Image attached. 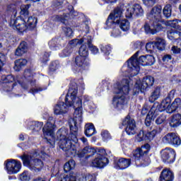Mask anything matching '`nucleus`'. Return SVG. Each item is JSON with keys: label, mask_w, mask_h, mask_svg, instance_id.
<instances>
[{"label": "nucleus", "mask_w": 181, "mask_h": 181, "mask_svg": "<svg viewBox=\"0 0 181 181\" xmlns=\"http://www.w3.org/2000/svg\"><path fill=\"white\" fill-rule=\"evenodd\" d=\"M78 87L77 83H72L68 90V93L65 98V105L67 107H73L75 111L74 112V118L69 120V125L70 128V134L66 139L69 134V129L62 127L57 132V137L59 139V148L66 152L67 156H74L77 154V149L76 146L71 144V141L74 144L78 142L77 135L78 134V124H81L83 121V103L80 98H77V93Z\"/></svg>", "instance_id": "obj_1"}, {"label": "nucleus", "mask_w": 181, "mask_h": 181, "mask_svg": "<svg viewBox=\"0 0 181 181\" xmlns=\"http://www.w3.org/2000/svg\"><path fill=\"white\" fill-rule=\"evenodd\" d=\"M30 5H23L21 6L20 16L22 18L11 19L10 22V26L14 29V30H19V32H25L26 29H33L36 28V23H37V19L33 16L29 17V8Z\"/></svg>", "instance_id": "obj_2"}, {"label": "nucleus", "mask_w": 181, "mask_h": 181, "mask_svg": "<svg viewBox=\"0 0 181 181\" xmlns=\"http://www.w3.org/2000/svg\"><path fill=\"white\" fill-rule=\"evenodd\" d=\"M161 13V6H156L151 9V12L147 15V18L153 23H151V25L148 23L144 25L146 33L149 35H156V33H158L159 30H162V29H163L161 23H164L165 25V22L166 21H162Z\"/></svg>", "instance_id": "obj_3"}, {"label": "nucleus", "mask_w": 181, "mask_h": 181, "mask_svg": "<svg viewBox=\"0 0 181 181\" xmlns=\"http://www.w3.org/2000/svg\"><path fill=\"white\" fill-rule=\"evenodd\" d=\"M21 159L24 166H26L33 172H40L43 168V161L40 160V156L37 155V153L33 155L23 154Z\"/></svg>", "instance_id": "obj_4"}, {"label": "nucleus", "mask_w": 181, "mask_h": 181, "mask_svg": "<svg viewBox=\"0 0 181 181\" xmlns=\"http://www.w3.org/2000/svg\"><path fill=\"white\" fill-rule=\"evenodd\" d=\"M139 54V52H136L128 61L127 64L129 69H131L133 76H136L139 73V64L146 66V56H141L139 59H136Z\"/></svg>", "instance_id": "obj_5"}, {"label": "nucleus", "mask_w": 181, "mask_h": 181, "mask_svg": "<svg viewBox=\"0 0 181 181\" xmlns=\"http://www.w3.org/2000/svg\"><path fill=\"white\" fill-rule=\"evenodd\" d=\"M155 83V78L153 76H147L143 78V81H137L134 88V94H138V93H142L144 90H146L147 87H151Z\"/></svg>", "instance_id": "obj_6"}, {"label": "nucleus", "mask_w": 181, "mask_h": 181, "mask_svg": "<svg viewBox=\"0 0 181 181\" xmlns=\"http://www.w3.org/2000/svg\"><path fill=\"white\" fill-rule=\"evenodd\" d=\"M124 12V9L120 7H117L114 10V12L110 13L106 21V25L109 28H112L117 23H119V21H121V18H122V13Z\"/></svg>", "instance_id": "obj_7"}, {"label": "nucleus", "mask_w": 181, "mask_h": 181, "mask_svg": "<svg viewBox=\"0 0 181 181\" xmlns=\"http://www.w3.org/2000/svg\"><path fill=\"white\" fill-rule=\"evenodd\" d=\"M52 119L53 118L50 117L42 129L44 137L49 144L50 141H54V122H50Z\"/></svg>", "instance_id": "obj_8"}, {"label": "nucleus", "mask_w": 181, "mask_h": 181, "mask_svg": "<svg viewBox=\"0 0 181 181\" xmlns=\"http://www.w3.org/2000/svg\"><path fill=\"white\" fill-rule=\"evenodd\" d=\"M6 169L9 175H15L21 171L22 163L16 160H7L5 163Z\"/></svg>", "instance_id": "obj_9"}, {"label": "nucleus", "mask_w": 181, "mask_h": 181, "mask_svg": "<svg viewBox=\"0 0 181 181\" xmlns=\"http://www.w3.org/2000/svg\"><path fill=\"white\" fill-rule=\"evenodd\" d=\"M123 127H125V131L127 135H135L136 134V124L133 118L127 115L122 122Z\"/></svg>", "instance_id": "obj_10"}, {"label": "nucleus", "mask_w": 181, "mask_h": 181, "mask_svg": "<svg viewBox=\"0 0 181 181\" xmlns=\"http://www.w3.org/2000/svg\"><path fill=\"white\" fill-rule=\"evenodd\" d=\"M132 16H144V8L138 4H133L126 11V18L130 19Z\"/></svg>", "instance_id": "obj_11"}, {"label": "nucleus", "mask_w": 181, "mask_h": 181, "mask_svg": "<svg viewBox=\"0 0 181 181\" xmlns=\"http://www.w3.org/2000/svg\"><path fill=\"white\" fill-rule=\"evenodd\" d=\"M24 81L23 82H21L18 81L19 84H21V87L24 88V90H28L29 88V83L32 87L35 86V81H33V74H32V71L30 69H27L24 71Z\"/></svg>", "instance_id": "obj_12"}, {"label": "nucleus", "mask_w": 181, "mask_h": 181, "mask_svg": "<svg viewBox=\"0 0 181 181\" xmlns=\"http://www.w3.org/2000/svg\"><path fill=\"white\" fill-rule=\"evenodd\" d=\"M161 158L163 162L173 163L176 158V152L172 148H165L161 151Z\"/></svg>", "instance_id": "obj_13"}, {"label": "nucleus", "mask_w": 181, "mask_h": 181, "mask_svg": "<svg viewBox=\"0 0 181 181\" xmlns=\"http://www.w3.org/2000/svg\"><path fill=\"white\" fill-rule=\"evenodd\" d=\"M163 142L173 145V146H179L181 144V140L175 133H168L163 138Z\"/></svg>", "instance_id": "obj_14"}, {"label": "nucleus", "mask_w": 181, "mask_h": 181, "mask_svg": "<svg viewBox=\"0 0 181 181\" xmlns=\"http://www.w3.org/2000/svg\"><path fill=\"white\" fill-rule=\"evenodd\" d=\"M86 57L77 56L75 59V64L76 67L79 69L80 71H83V70H87L88 69V66H90V63L86 60Z\"/></svg>", "instance_id": "obj_15"}, {"label": "nucleus", "mask_w": 181, "mask_h": 181, "mask_svg": "<svg viewBox=\"0 0 181 181\" xmlns=\"http://www.w3.org/2000/svg\"><path fill=\"white\" fill-rule=\"evenodd\" d=\"M127 104V99L124 95H117L113 98V105L119 110H122L124 105Z\"/></svg>", "instance_id": "obj_16"}, {"label": "nucleus", "mask_w": 181, "mask_h": 181, "mask_svg": "<svg viewBox=\"0 0 181 181\" xmlns=\"http://www.w3.org/2000/svg\"><path fill=\"white\" fill-rule=\"evenodd\" d=\"M107 164H108V158L100 154L92 161V166L94 168H104Z\"/></svg>", "instance_id": "obj_17"}, {"label": "nucleus", "mask_w": 181, "mask_h": 181, "mask_svg": "<svg viewBox=\"0 0 181 181\" xmlns=\"http://www.w3.org/2000/svg\"><path fill=\"white\" fill-rule=\"evenodd\" d=\"M158 115H159V113H158V112H155V106H153L146 115L145 119V125L146 127H151L152 121H153Z\"/></svg>", "instance_id": "obj_18"}, {"label": "nucleus", "mask_w": 181, "mask_h": 181, "mask_svg": "<svg viewBox=\"0 0 181 181\" xmlns=\"http://www.w3.org/2000/svg\"><path fill=\"white\" fill-rule=\"evenodd\" d=\"M67 111H69V108H67V105L63 102L59 103L54 107V112L56 115H64Z\"/></svg>", "instance_id": "obj_19"}, {"label": "nucleus", "mask_w": 181, "mask_h": 181, "mask_svg": "<svg viewBox=\"0 0 181 181\" xmlns=\"http://www.w3.org/2000/svg\"><path fill=\"white\" fill-rule=\"evenodd\" d=\"M170 97H167L161 102L160 105H158L156 107H155V112L159 115L162 111H165L167 110L168 107L170 105L171 103Z\"/></svg>", "instance_id": "obj_20"}, {"label": "nucleus", "mask_w": 181, "mask_h": 181, "mask_svg": "<svg viewBox=\"0 0 181 181\" xmlns=\"http://www.w3.org/2000/svg\"><path fill=\"white\" fill-rule=\"evenodd\" d=\"M117 90L119 94H128L129 93V82L127 79H123L121 83L117 86Z\"/></svg>", "instance_id": "obj_21"}, {"label": "nucleus", "mask_w": 181, "mask_h": 181, "mask_svg": "<svg viewBox=\"0 0 181 181\" xmlns=\"http://www.w3.org/2000/svg\"><path fill=\"white\" fill-rule=\"evenodd\" d=\"M173 173L170 170L165 168L163 169L160 175V181H173Z\"/></svg>", "instance_id": "obj_22"}, {"label": "nucleus", "mask_w": 181, "mask_h": 181, "mask_svg": "<svg viewBox=\"0 0 181 181\" xmlns=\"http://www.w3.org/2000/svg\"><path fill=\"white\" fill-rule=\"evenodd\" d=\"M62 39L59 37L52 38L48 43L51 50H60L62 49Z\"/></svg>", "instance_id": "obj_23"}, {"label": "nucleus", "mask_w": 181, "mask_h": 181, "mask_svg": "<svg viewBox=\"0 0 181 181\" xmlns=\"http://www.w3.org/2000/svg\"><path fill=\"white\" fill-rule=\"evenodd\" d=\"M116 163V169H127L131 165V159L122 158Z\"/></svg>", "instance_id": "obj_24"}, {"label": "nucleus", "mask_w": 181, "mask_h": 181, "mask_svg": "<svg viewBox=\"0 0 181 181\" xmlns=\"http://www.w3.org/2000/svg\"><path fill=\"white\" fill-rule=\"evenodd\" d=\"M165 26H170L175 30L181 31V20L175 19V20H170L165 22Z\"/></svg>", "instance_id": "obj_25"}, {"label": "nucleus", "mask_w": 181, "mask_h": 181, "mask_svg": "<svg viewBox=\"0 0 181 181\" xmlns=\"http://www.w3.org/2000/svg\"><path fill=\"white\" fill-rule=\"evenodd\" d=\"M26 52H28V43H26L25 41H23L20 43L16 49L15 55L18 57L22 56L23 54H25Z\"/></svg>", "instance_id": "obj_26"}, {"label": "nucleus", "mask_w": 181, "mask_h": 181, "mask_svg": "<svg viewBox=\"0 0 181 181\" xmlns=\"http://www.w3.org/2000/svg\"><path fill=\"white\" fill-rule=\"evenodd\" d=\"M181 125V115L175 114L173 116L171 121L170 122V126L171 128H177Z\"/></svg>", "instance_id": "obj_27"}, {"label": "nucleus", "mask_w": 181, "mask_h": 181, "mask_svg": "<svg viewBox=\"0 0 181 181\" xmlns=\"http://www.w3.org/2000/svg\"><path fill=\"white\" fill-rule=\"evenodd\" d=\"M155 44H156V49L160 50V52L165 50L166 47V41L163 38H156Z\"/></svg>", "instance_id": "obj_28"}, {"label": "nucleus", "mask_w": 181, "mask_h": 181, "mask_svg": "<svg viewBox=\"0 0 181 181\" xmlns=\"http://www.w3.org/2000/svg\"><path fill=\"white\" fill-rule=\"evenodd\" d=\"M27 63H28V60L25 59H20L16 60L14 70L16 71H20L22 67H24V66H26Z\"/></svg>", "instance_id": "obj_29"}, {"label": "nucleus", "mask_w": 181, "mask_h": 181, "mask_svg": "<svg viewBox=\"0 0 181 181\" xmlns=\"http://www.w3.org/2000/svg\"><path fill=\"white\" fill-rule=\"evenodd\" d=\"M161 131L162 129L160 127H158L151 132H146V141H151V139H153V138H155V135H156V134H160Z\"/></svg>", "instance_id": "obj_30"}, {"label": "nucleus", "mask_w": 181, "mask_h": 181, "mask_svg": "<svg viewBox=\"0 0 181 181\" xmlns=\"http://www.w3.org/2000/svg\"><path fill=\"white\" fill-rule=\"evenodd\" d=\"M85 134L86 136H93L95 134V127L93 124H87L85 126Z\"/></svg>", "instance_id": "obj_31"}, {"label": "nucleus", "mask_w": 181, "mask_h": 181, "mask_svg": "<svg viewBox=\"0 0 181 181\" xmlns=\"http://www.w3.org/2000/svg\"><path fill=\"white\" fill-rule=\"evenodd\" d=\"M116 25H119L120 29H122V30H123L124 32H127V30H129V28H131L129 21L127 19L119 21V23H117Z\"/></svg>", "instance_id": "obj_32"}, {"label": "nucleus", "mask_w": 181, "mask_h": 181, "mask_svg": "<svg viewBox=\"0 0 181 181\" xmlns=\"http://www.w3.org/2000/svg\"><path fill=\"white\" fill-rule=\"evenodd\" d=\"M144 155H146V151L141 148H137L133 151V158L136 160H141Z\"/></svg>", "instance_id": "obj_33"}, {"label": "nucleus", "mask_w": 181, "mask_h": 181, "mask_svg": "<svg viewBox=\"0 0 181 181\" xmlns=\"http://www.w3.org/2000/svg\"><path fill=\"white\" fill-rule=\"evenodd\" d=\"M97 151L91 146H86L82 151V153L88 155V158L93 156Z\"/></svg>", "instance_id": "obj_34"}, {"label": "nucleus", "mask_w": 181, "mask_h": 181, "mask_svg": "<svg viewBox=\"0 0 181 181\" xmlns=\"http://www.w3.org/2000/svg\"><path fill=\"white\" fill-rule=\"evenodd\" d=\"M159 97H160V88H156L151 93L149 100L151 103H153V101H156Z\"/></svg>", "instance_id": "obj_35"}, {"label": "nucleus", "mask_w": 181, "mask_h": 181, "mask_svg": "<svg viewBox=\"0 0 181 181\" xmlns=\"http://www.w3.org/2000/svg\"><path fill=\"white\" fill-rule=\"evenodd\" d=\"M79 181H95V177L91 174H81L78 177Z\"/></svg>", "instance_id": "obj_36"}, {"label": "nucleus", "mask_w": 181, "mask_h": 181, "mask_svg": "<svg viewBox=\"0 0 181 181\" xmlns=\"http://www.w3.org/2000/svg\"><path fill=\"white\" fill-rule=\"evenodd\" d=\"M76 167V161L74 160H69V162L66 163L64 165V172H69L71 169H74Z\"/></svg>", "instance_id": "obj_37"}, {"label": "nucleus", "mask_w": 181, "mask_h": 181, "mask_svg": "<svg viewBox=\"0 0 181 181\" xmlns=\"http://www.w3.org/2000/svg\"><path fill=\"white\" fill-rule=\"evenodd\" d=\"M163 13L167 19H168L170 16H172V5L166 4L163 9Z\"/></svg>", "instance_id": "obj_38"}, {"label": "nucleus", "mask_w": 181, "mask_h": 181, "mask_svg": "<svg viewBox=\"0 0 181 181\" xmlns=\"http://www.w3.org/2000/svg\"><path fill=\"white\" fill-rule=\"evenodd\" d=\"M43 127V122H33L31 123L30 129L35 131V132H39L42 127Z\"/></svg>", "instance_id": "obj_39"}, {"label": "nucleus", "mask_w": 181, "mask_h": 181, "mask_svg": "<svg viewBox=\"0 0 181 181\" xmlns=\"http://www.w3.org/2000/svg\"><path fill=\"white\" fill-rule=\"evenodd\" d=\"M93 39L91 38V36H88V46L89 47V49L90 50V52H92V53L93 54H97L98 53V48H97V47L93 45V44H91Z\"/></svg>", "instance_id": "obj_40"}, {"label": "nucleus", "mask_w": 181, "mask_h": 181, "mask_svg": "<svg viewBox=\"0 0 181 181\" xmlns=\"http://www.w3.org/2000/svg\"><path fill=\"white\" fill-rule=\"evenodd\" d=\"M79 57H86L88 56V49H87V46L86 45H83L79 48Z\"/></svg>", "instance_id": "obj_41"}, {"label": "nucleus", "mask_w": 181, "mask_h": 181, "mask_svg": "<svg viewBox=\"0 0 181 181\" xmlns=\"http://www.w3.org/2000/svg\"><path fill=\"white\" fill-rule=\"evenodd\" d=\"M168 37L170 40H179V32L170 30L168 33Z\"/></svg>", "instance_id": "obj_42"}, {"label": "nucleus", "mask_w": 181, "mask_h": 181, "mask_svg": "<svg viewBox=\"0 0 181 181\" xmlns=\"http://www.w3.org/2000/svg\"><path fill=\"white\" fill-rule=\"evenodd\" d=\"M1 81L2 83H13L15 81V78L12 75H3L1 76Z\"/></svg>", "instance_id": "obj_43"}, {"label": "nucleus", "mask_w": 181, "mask_h": 181, "mask_svg": "<svg viewBox=\"0 0 181 181\" xmlns=\"http://www.w3.org/2000/svg\"><path fill=\"white\" fill-rule=\"evenodd\" d=\"M140 162L142 166H148L149 163H151V158L146 154H144L140 159Z\"/></svg>", "instance_id": "obj_44"}, {"label": "nucleus", "mask_w": 181, "mask_h": 181, "mask_svg": "<svg viewBox=\"0 0 181 181\" xmlns=\"http://www.w3.org/2000/svg\"><path fill=\"white\" fill-rule=\"evenodd\" d=\"M155 64V57L153 55H146V66Z\"/></svg>", "instance_id": "obj_45"}, {"label": "nucleus", "mask_w": 181, "mask_h": 181, "mask_svg": "<svg viewBox=\"0 0 181 181\" xmlns=\"http://www.w3.org/2000/svg\"><path fill=\"white\" fill-rule=\"evenodd\" d=\"M7 11L8 12H12L14 18H16V13H18V11L16 10V6L15 4H11L8 5Z\"/></svg>", "instance_id": "obj_46"}, {"label": "nucleus", "mask_w": 181, "mask_h": 181, "mask_svg": "<svg viewBox=\"0 0 181 181\" xmlns=\"http://www.w3.org/2000/svg\"><path fill=\"white\" fill-rule=\"evenodd\" d=\"M64 3V0H54L53 2L52 6L54 9H60V8L63 7V4Z\"/></svg>", "instance_id": "obj_47"}, {"label": "nucleus", "mask_w": 181, "mask_h": 181, "mask_svg": "<svg viewBox=\"0 0 181 181\" xmlns=\"http://www.w3.org/2000/svg\"><path fill=\"white\" fill-rule=\"evenodd\" d=\"M136 139L138 142H142V141H146V134L144 131H140L137 134Z\"/></svg>", "instance_id": "obj_48"}, {"label": "nucleus", "mask_w": 181, "mask_h": 181, "mask_svg": "<svg viewBox=\"0 0 181 181\" xmlns=\"http://www.w3.org/2000/svg\"><path fill=\"white\" fill-rule=\"evenodd\" d=\"M146 50L148 52H153V50H156V47L155 41L154 42H148L146 45Z\"/></svg>", "instance_id": "obj_49"}, {"label": "nucleus", "mask_w": 181, "mask_h": 181, "mask_svg": "<svg viewBox=\"0 0 181 181\" xmlns=\"http://www.w3.org/2000/svg\"><path fill=\"white\" fill-rule=\"evenodd\" d=\"M101 136L105 141H110V139H111V134H110L107 130L102 131Z\"/></svg>", "instance_id": "obj_50"}, {"label": "nucleus", "mask_w": 181, "mask_h": 181, "mask_svg": "<svg viewBox=\"0 0 181 181\" xmlns=\"http://www.w3.org/2000/svg\"><path fill=\"white\" fill-rule=\"evenodd\" d=\"M62 29L64 30V33H65V35L67 37H71V36H73V30H71L70 27L65 26L63 27Z\"/></svg>", "instance_id": "obj_51"}, {"label": "nucleus", "mask_w": 181, "mask_h": 181, "mask_svg": "<svg viewBox=\"0 0 181 181\" xmlns=\"http://www.w3.org/2000/svg\"><path fill=\"white\" fill-rule=\"evenodd\" d=\"M20 180L22 181H28L30 180V176L29 175V173L28 171H24L23 173L20 175Z\"/></svg>", "instance_id": "obj_52"}, {"label": "nucleus", "mask_w": 181, "mask_h": 181, "mask_svg": "<svg viewBox=\"0 0 181 181\" xmlns=\"http://www.w3.org/2000/svg\"><path fill=\"white\" fill-rule=\"evenodd\" d=\"M165 121L166 115L162 114L156 119V124H157V125H160V124H163Z\"/></svg>", "instance_id": "obj_53"}, {"label": "nucleus", "mask_w": 181, "mask_h": 181, "mask_svg": "<svg viewBox=\"0 0 181 181\" xmlns=\"http://www.w3.org/2000/svg\"><path fill=\"white\" fill-rule=\"evenodd\" d=\"M57 69H59V62L58 61L52 62L49 66V71H56Z\"/></svg>", "instance_id": "obj_54"}, {"label": "nucleus", "mask_w": 181, "mask_h": 181, "mask_svg": "<svg viewBox=\"0 0 181 181\" xmlns=\"http://www.w3.org/2000/svg\"><path fill=\"white\" fill-rule=\"evenodd\" d=\"M100 50L104 52L105 56H108L110 54V52H111V47L110 45L102 46L100 47Z\"/></svg>", "instance_id": "obj_55"}, {"label": "nucleus", "mask_w": 181, "mask_h": 181, "mask_svg": "<svg viewBox=\"0 0 181 181\" xmlns=\"http://www.w3.org/2000/svg\"><path fill=\"white\" fill-rule=\"evenodd\" d=\"M84 42V40H72L69 42V45L72 47L77 46V45H81Z\"/></svg>", "instance_id": "obj_56"}, {"label": "nucleus", "mask_w": 181, "mask_h": 181, "mask_svg": "<svg viewBox=\"0 0 181 181\" xmlns=\"http://www.w3.org/2000/svg\"><path fill=\"white\" fill-rule=\"evenodd\" d=\"M64 180H65V181H76V175H74V173H71L69 175H68L64 177Z\"/></svg>", "instance_id": "obj_57"}, {"label": "nucleus", "mask_w": 181, "mask_h": 181, "mask_svg": "<svg viewBox=\"0 0 181 181\" xmlns=\"http://www.w3.org/2000/svg\"><path fill=\"white\" fill-rule=\"evenodd\" d=\"M181 105V99L180 98H176L173 103V110H177L179 107Z\"/></svg>", "instance_id": "obj_58"}, {"label": "nucleus", "mask_w": 181, "mask_h": 181, "mask_svg": "<svg viewBox=\"0 0 181 181\" xmlns=\"http://www.w3.org/2000/svg\"><path fill=\"white\" fill-rule=\"evenodd\" d=\"M54 20L56 22H61V23H64V25L67 23V19L62 16H56Z\"/></svg>", "instance_id": "obj_59"}, {"label": "nucleus", "mask_w": 181, "mask_h": 181, "mask_svg": "<svg viewBox=\"0 0 181 181\" xmlns=\"http://www.w3.org/2000/svg\"><path fill=\"white\" fill-rule=\"evenodd\" d=\"M142 1H143V4H144L146 6H153V5L156 4V0H142Z\"/></svg>", "instance_id": "obj_60"}, {"label": "nucleus", "mask_w": 181, "mask_h": 181, "mask_svg": "<svg viewBox=\"0 0 181 181\" xmlns=\"http://www.w3.org/2000/svg\"><path fill=\"white\" fill-rule=\"evenodd\" d=\"M4 62H5V55L0 53V71H2V67H4Z\"/></svg>", "instance_id": "obj_61"}, {"label": "nucleus", "mask_w": 181, "mask_h": 181, "mask_svg": "<svg viewBox=\"0 0 181 181\" xmlns=\"http://www.w3.org/2000/svg\"><path fill=\"white\" fill-rule=\"evenodd\" d=\"M171 50L174 54H179L180 53L181 49L177 46H173Z\"/></svg>", "instance_id": "obj_62"}, {"label": "nucleus", "mask_w": 181, "mask_h": 181, "mask_svg": "<svg viewBox=\"0 0 181 181\" xmlns=\"http://www.w3.org/2000/svg\"><path fill=\"white\" fill-rule=\"evenodd\" d=\"M148 111H149V106H148V105H144L141 110V115H146L148 114Z\"/></svg>", "instance_id": "obj_63"}, {"label": "nucleus", "mask_w": 181, "mask_h": 181, "mask_svg": "<svg viewBox=\"0 0 181 181\" xmlns=\"http://www.w3.org/2000/svg\"><path fill=\"white\" fill-rule=\"evenodd\" d=\"M49 57H50V54L48 52H45L42 56V62H49Z\"/></svg>", "instance_id": "obj_64"}]
</instances>
